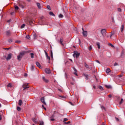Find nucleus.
Listing matches in <instances>:
<instances>
[{
  "instance_id": "f257e3e1",
  "label": "nucleus",
  "mask_w": 125,
  "mask_h": 125,
  "mask_svg": "<svg viewBox=\"0 0 125 125\" xmlns=\"http://www.w3.org/2000/svg\"><path fill=\"white\" fill-rule=\"evenodd\" d=\"M26 53H28V51H22L21 52L19 55L18 56V60H19V61H21V59H22L24 55L26 54Z\"/></svg>"
},
{
  "instance_id": "f03ea898",
  "label": "nucleus",
  "mask_w": 125,
  "mask_h": 125,
  "mask_svg": "<svg viewBox=\"0 0 125 125\" xmlns=\"http://www.w3.org/2000/svg\"><path fill=\"white\" fill-rule=\"evenodd\" d=\"M11 56H12V54L11 53H10L8 55V56L7 58L5 56H4L1 58V59H2L3 60H4L6 59L7 61H8V60H10V59H11Z\"/></svg>"
},
{
  "instance_id": "7ed1b4c3",
  "label": "nucleus",
  "mask_w": 125,
  "mask_h": 125,
  "mask_svg": "<svg viewBox=\"0 0 125 125\" xmlns=\"http://www.w3.org/2000/svg\"><path fill=\"white\" fill-rule=\"evenodd\" d=\"M80 56V53L78 51H74L73 54V57H76V58H78Z\"/></svg>"
},
{
  "instance_id": "20e7f679",
  "label": "nucleus",
  "mask_w": 125,
  "mask_h": 125,
  "mask_svg": "<svg viewBox=\"0 0 125 125\" xmlns=\"http://www.w3.org/2000/svg\"><path fill=\"white\" fill-rule=\"evenodd\" d=\"M22 87L23 88V90H25V89H27V88H29L30 86H29V85L27 83H24L22 84Z\"/></svg>"
},
{
  "instance_id": "39448f33",
  "label": "nucleus",
  "mask_w": 125,
  "mask_h": 125,
  "mask_svg": "<svg viewBox=\"0 0 125 125\" xmlns=\"http://www.w3.org/2000/svg\"><path fill=\"white\" fill-rule=\"evenodd\" d=\"M106 33H107L106 29H103L101 30V34L103 36L106 37Z\"/></svg>"
},
{
  "instance_id": "423d86ee",
  "label": "nucleus",
  "mask_w": 125,
  "mask_h": 125,
  "mask_svg": "<svg viewBox=\"0 0 125 125\" xmlns=\"http://www.w3.org/2000/svg\"><path fill=\"white\" fill-rule=\"evenodd\" d=\"M45 72L46 74H50L51 73V71H50V69L48 68H46L45 69Z\"/></svg>"
},
{
  "instance_id": "0eeeda50",
  "label": "nucleus",
  "mask_w": 125,
  "mask_h": 125,
  "mask_svg": "<svg viewBox=\"0 0 125 125\" xmlns=\"http://www.w3.org/2000/svg\"><path fill=\"white\" fill-rule=\"evenodd\" d=\"M41 102L44 104V105H46V103H45V102H44V98L42 97L41 99Z\"/></svg>"
},
{
  "instance_id": "6e6552de",
  "label": "nucleus",
  "mask_w": 125,
  "mask_h": 125,
  "mask_svg": "<svg viewBox=\"0 0 125 125\" xmlns=\"http://www.w3.org/2000/svg\"><path fill=\"white\" fill-rule=\"evenodd\" d=\"M83 37H87V31L83 32Z\"/></svg>"
},
{
  "instance_id": "1a4fd4ad",
  "label": "nucleus",
  "mask_w": 125,
  "mask_h": 125,
  "mask_svg": "<svg viewBox=\"0 0 125 125\" xmlns=\"http://www.w3.org/2000/svg\"><path fill=\"white\" fill-rule=\"evenodd\" d=\"M6 35L7 36H10V35H11V32L10 31V30L7 31L6 32Z\"/></svg>"
},
{
  "instance_id": "9d476101",
  "label": "nucleus",
  "mask_w": 125,
  "mask_h": 125,
  "mask_svg": "<svg viewBox=\"0 0 125 125\" xmlns=\"http://www.w3.org/2000/svg\"><path fill=\"white\" fill-rule=\"evenodd\" d=\"M60 43H61V44H62V45L64 46V44H63V38H60Z\"/></svg>"
},
{
  "instance_id": "9b49d317",
  "label": "nucleus",
  "mask_w": 125,
  "mask_h": 125,
  "mask_svg": "<svg viewBox=\"0 0 125 125\" xmlns=\"http://www.w3.org/2000/svg\"><path fill=\"white\" fill-rule=\"evenodd\" d=\"M22 104H23V101L21 100H19V105L22 106Z\"/></svg>"
},
{
  "instance_id": "f8f14e48",
  "label": "nucleus",
  "mask_w": 125,
  "mask_h": 125,
  "mask_svg": "<svg viewBox=\"0 0 125 125\" xmlns=\"http://www.w3.org/2000/svg\"><path fill=\"white\" fill-rule=\"evenodd\" d=\"M36 64L37 66H38L39 68H40V69H41V68H42V66H41V63H40V62H36Z\"/></svg>"
},
{
  "instance_id": "ddd939ff",
  "label": "nucleus",
  "mask_w": 125,
  "mask_h": 125,
  "mask_svg": "<svg viewBox=\"0 0 125 125\" xmlns=\"http://www.w3.org/2000/svg\"><path fill=\"white\" fill-rule=\"evenodd\" d=\"M42 80H43V82H44L45 83L48 82V80L46 79L45 78H44V77H42Z\"/></svg>"
},
{
  "instance_id": "4468645a",
  "label": "nucleus",
  "mask_w": 125,
  "mask_h": 125,
  "mask_svg": "<svg viewBox=\"0 0 125 125\" xmlns=\"http://www.w3.org/2000/svg\"><path fill=\"white\" fill-rule=\"evenodd\" d=\"M33 39L34 40H36V39H37V34H36V33H33Z\"/></svg>"
},
{
  "instance_id": "2eb2a0df",
  "label": "nucleus",
  "mask_w": 125,
  "mask_h": 125,
  "mask_svg": "<svg viewBox=\"0 0 125 125\" xmlns=\"http://www.w3.org/2000/svg\"><path fill=\"white\" fill-rule=\"evenodd\" d=\"M32 121L35 123V124H38V121H37V119L35 118H32Z\"/></svg>"
},
{
  "instance_id": "dca6fc26",
  "label": "nucleus",
  "mask_w": 125,
  "mask_h": 125,
  "mask_svg": "<svg viewBox=\"0 0 125 125\" xmlns=\"http://www.w3.org/2000/svg\"><path fill=\"white\" fill-rule=\"evenodd\" d=\"M125 56V51L123 50L121 53V57H124Z\"/></svg>"
},
{
  "instance_id": "f3484780",
  "label": "nucleus",
  "mask_w": 125,
  "mask_h": 125,
  "mask_svg": "<svg viewBox=\"0 0 125 125\" xmlns=\"http://www.w3.org/2000/svg\"><path fill=\"white\" fill-rule=\"evenodd\" d=\"M110 72H111V69H110L109 68L106 69V73H107V74H109Z\"/></svg>"
},
{
  "instance_id": "a211bd4d",
  "label": "nucleus",
  "mask_w": 125,
  "mask_h": 125,
  "mask_svg": "<svg viewBox=\"0 0 125 125\" xmlns=\"http://www.w3.org/2000/svg\"><path fill=\"white\" fill-rule=\"evenodd\" d=\"M7 87H12V84L11 83H9L7 85Z\"/></svg>"
},
{
  "instance_id": "6ab92c4d",
  "label": "nucleus",
  "mask_w": 125,
  "mask_h": 125,
  "mask_svg": "<svg viewBox=\"0 0 125 125\" xmlns=\"http://www.w3.org/2000/svg\"><path fill=\"white\" fill-rule=\"evenodd\" d=\"M96 45L98 46L99 49H100V43L99 42H97Z\"/></svg>"
},
{
  "instance_id": "aec40b11",
  "label": "nucleus",
  "mask_w": 125,
  "mask_h": 125,
  "mask_svg": "<svg viewBox=\"0 0 125 125\" xmlns=\"http://www.w3.org/2000/svg\"><path fill=\"white\" fill-rule=\"evenodd\" d=\"M49 15H50L51 16H55V15L53 13V12H50L49 13Z\"/></svg>"
},
{
  "instance_id": "412c9836",
  "label": "nucleus",
  "mask_w": 125,
  "mask_h": 125,
  "mask_svg": "<svg viewBox=\"0 0 125 125\" xmlns=\"http://www.w3.org/2000/svg\"><path fill=\"white\" fill-rule=\"evenodd\" d=\"M125 28V24H123L121 26V32H124V29Z\"/></svg>"
},
{
  "instance_id": "4be33fe9",
  "label": "nucleus",
  "mask_w": 125,
  "mask_h": 125,
  "mask_svg": "<svg viewBox=\"0 0 125 125\" xmlns=\"http://www.w3.org/2000/svg\"><path fill=\"white\" fill-rule=\"evenodd\" d=\"M14 7H15V10H17V11L19 10V7H18V6L15 5L14 6Z\"/></svg>"
},
{
  "instance_id": "5701e85b",
  "label": "nucleus",
  "mask_w": 125,
  "mask_h": 125,
  "mask_svg": "<svg viewBox=\"0 0 125 125\" xmlns=\"http://www.w3.org/2000/svg\"><path fill=\"white\" fill-rule=\"evenodd\" d=\"M55 113H56V111H54V114L52 115L50 117V118L54 119V118H55V115H54V114H55Z\"/></svg>"
},
{
  "instance_id": "b1692460",
  "label": "nucleus",
  "mask_w": 125,
  "mask_h": 125,
  "mask_svg": "<svg viewBox=\"0 0 125 125\" xmlns=\"http://www.w3.org/2000/svg\"><path fill=\"white\" fill-rule=\"evenodd\" d=\"M99 89H100V90H101L102 91L104 90V89H103V87H102V86H98Z\"/></svg>"
},
{
  "instance_id": "393cba45",
  "label": "nucleus",
  "mask_w": 125,
  "mask_h": 125,
  "mask_svg": "<svg viewBox=\"0 0 125 125\" xmlns=\"http://www.w3.org/2000/svg\"><path fill=\"white\" fill-rule=\"evenodd\" d=\"M84 66L86 68H87V69H89V65H88L87 64H86V63H84Z\"/></svg>"
},
{
  "instance_id": "a878e982",
  "label": "nucleus",
  "mask_w": 125,
  "mask_h": 125,
  "mask_svg": "<svg viewBox=\"0 0 125 125\" xmlns=\"http://www.w3.org/2000/svg\"><path fill=\"white\" fill-rule=\"evenodd\" d=\"M105 87H106V88H108V89L111 88L112 87L110 85H105Z\"/></svg>"
},
{
  "instance_id": "bb28decb",
  "label": "nucleus",
  "mask_w": 125,
  "mask_h": 125,
  "mask_svg": "<svg viewBox=\"0 0 125 125\" xmlns=\"http://www.w3.org/2000/svg\"><path fill=\"white\" fill-rule=\"evenodd\" d=\"M34 69H35V66H34V65H32L31 66V70L34 71Z\"/></svg>"
},
{
  "instance_id": "cd10ccee",
  "label": "nucleus",
  "mask_w": 125,
  "mask_h": 125,
  "mask_svg": "<svg viewBox=\"0 0 125 125\" xmlns=\"http://www.w3.org/2000/svg\"><path fill=\"white\" fill-rule=\"evenodd\" d=\"M37 5L38 8L41 9V3H40L39 2H37Z\"/></svg>"
},
{
  "instance_id": "c85d7f7f",
  "label": "nucleus",
  "mask_w": 125,
  "mask_h": 125,
  "mask_svg": "<svg viewBox=\"0 0 125 125\" xmlns=\"http://www.w3.org/2000/svg\"><path fill=\"white\" fill-rule=\"evenodd\" d=\"M84 77H85L86 80H88V75L84 74Z\"/></svg>"
},
{
  "instance_id": "c756f323",
  "label": "nucleus",
  "mask_w": 125,
  "mask_h": 125,
  "mask_svg": "<svg viewBox=\"0 0 125 125\" xmlns=\"http://www.w3.org/2000/svg\"><path fill=\"white\" fill-rule=\"evenodd\" d=\"M17 111H21V107H20V106H18V107H17Z\"/></svg>"
},
{
  "instance_id": "7c9ffc66",
  "label": "nucleus",
  "mask_w": 125,
  "mask_h": 125,
  "mask_svg": "<svg viewBox=\"0 0 125 125\" xmlns=\"http://www.w3.org/2000/svg\"><path fill=\"white\" fill-rule=\"evenodd\" d=\"M32 23H33V21H32V20L29 21L28 25H32Z\"/></svg>"
},
{
  "instance_id": "2f4dec72",
  "label": "nucleus",
  "mask_w": 125,
  "mask_h": 125,
  "mask_svg": "<svg viewBox=\"0 0 125 125\" xmlns=\"http://www.w3.org/2000/svg\"><path fill=\"white\" fill-rule=\"evenodd\" d=\"M124 103V99H121V101L119 103L120 105H121V104H122V103Z\"/></svg>"
},
{
  "instance_id": "473e14b6",
  "label": "nucleus",
  "mask_w": 125,
  "mask_h": 125,
  "mask_svg": "<svg viewBox=\"0 0 125 125\" xmlns=\"http://www.w3.org/2000/svg\"><path fill=\"white\" fill-rule=\"evenodd\" d=\"M50 54H51V58H53V53H52V50H51V52H50Z\"/></svg>"
},
{
  "instance_id": "72a5a7b5",
  "label": "nucleus",
  "mask_w": 125,
  "mask_h": 125,
  "mask_svg": "<svg viewBox=\"0 0 125 125\" xmlns=\"http://www.w3.org/2000/svg\"><path fill=\"white\" fill-rule=\"evenodd\" d=\"M39 123H40V125H43L44 124L43 121H39Z\"/></svg>"
},
{
  "instance_id": "f704fd0d",
  "label": "nucleus",
  "mask_w": 125,
  "mask_h": 125,
  "mask_svg": "<svg viewBox=\"0 0 125 125\" xmlns=\"http://www.w3.org/2000/svg\"><path fill=\"white\" fill-rule=\"evenodd\" d=\"M25 26H26V25H25V24H23L21 26V29H23V28H25Z\"/></svg>"
},
{
  "instance_id": "c9c22d12",
  "label": "nucleus",
  "mask_w": 125,
  "mask_h": 125,
  "mask_svg": "<svg viewBox=\"0 0 125 125\" xmlns=\"http://www.w3.org/2000/svg\"><path fill=\"white\" fill-rule=\"evenodd\" d=\"M44 52H45V56H46V57H48V54H47V52H46V51L45 50H44Z\"/></svg>"
},
{
  "instance_id": "e433bc0d",
  "label": "nucleus",
  "mask_w": 125,
  "mask_h": 125,
  "mask_svg": "<svg viewBox=\"0 0 125 125\" xmlns=\"http://www.w3.org/2000/svg\"><path fill=\"white\" fill-rule=\"evenodd\" d=\"M59 18H63V15H62V14H60L59 15Z\"/></svg>"
},
{
  "instance_id": "4c0bfd02",
  "label": "nucleus",
  "mask_w": 125,
  "mask_h": 125,
  "mask_svg": "<svg viewBox=\"0 0 125 125\" xmlns=\"http://www.w3.org/2000/svg\"><path fill=\"white\" fill-rule=\"evenodd\" d=\"M13 41V40H12V39H10L8 40V42H12Z\"/></svg>"
},
{
  "instance_id": "58836bf2",
  "label": "nucleus",
  "mask_w": 125,
  "mask_h": 125,
  "mask_svg": "<svg viewBox=\"0 0 125 125\" xmlns=\"http://www.w3.org/2000/svg\"><path fill=\"white\" fill-rule=\"evenodd\" d=\"M26 38H27L28 40H31V37H30V35H27L26 36Z\"/></svg>"
},
{
  "instance_id": "ea45409f",
  "label": "nucleus",
  "mask_w": 125,
  "mask_h": 125,
  "mask_svg": "<svg viewBox=\"0 0 125 125\" xmlns=\"http://www.w3.org/2000/svg\"><path fill=\"white\" fill-rule=\"evenodd\" d=\"M4 49H5V50H9V49H11V47L4 48Z\"/></svg>"
},
{
  "instance_id": "a19ab883",
  "label": "nucleus",
  "mask_w": 125,
  "mask_h": 125,
  "mask_svg": "<svg viewBox=\"0 0 125 125\" xmlns=\"http://www.w3.org/2000/svg\"><path fill=\"white\" fill-rule=\"evenodd\" d=\"M46 58H47V59H48V63H50V57L49 56H48V57H47Z\"/></svg>"
},
{
  "instance_id": "79ce46f5",
  "label": "nucleus",
  "mask_w": 125,
  "mask_h": 125,
  "mask_svg": "<svg viewBox=\"0 0 125 125\" xmlns=\"http://www.w3.org/2000/svg\"><path fill=\"white\" fill-rule=\"evenodd\" d=\"M108 45H109L111 47H115V46H114V45H113V44L108 43Z\"/></svg>"
},
{
  "instance_id": "37998d69",
  "label": "nucleus",
  "mask_w": 125,
  "mask_h": 125,
  "mask_svg": "<svg viewBox=\"0 0 125 125\" xmlns=\"http://www.w3.org/2000/svg\"><path fill=\"white\" fill-rule=\"evenodd\" d=\"M30 55H31V58H34V53H30Z\"/></svg>"
},
{
  "instance_id": "c03bdc74",
  "label": "nucleus",
  "mask_w": 125,
  "mask_h": 125,
  "mask_svg": "<svg viewBox=\"0 0 125 125\" xmlns=\"http://www.w3.org/2000/svg\"><path fill=\"white\" fill-rule=\"evenodd\" d=\"M47 8L48 9H49V10H51V8L50 7V6L49 5H47Z\"/></svg>"
},
{
  "instance_id": "a18cd8bd",
  "label": "nucleus",
  "mask_w": 125,
  "mask_h": 125,
  "mask_svg": "<svg viewBox=\"0 0 125 125\" xmlns=\"http://www.w3.org/2000/svg\"><path fill=\"white\" fill-rule=\"evenodd\" d=\"M68 103H69L70 104V105H71L72 106H75V104H73L71 102H69Z\"/></svg>"
},
{
  "instance_id": "49530a36",
  "label": "nucleus",
  "mask_w": 125,
  "mask_h": 125,
  "mask_svg": "<svg viewBox=\"0 0 125 125\" xmlns=\"http://www.w3.org/2000/svg\"><path fill=\"white\" fill-rule=\"evenodd\" d=\"M117 10H118V11H119V12H122V9L120 8H118L117 9Z\"/></svg>"
},
{
  "instance_id": "de8ad7c7",
  "label": "nucleus",
  "mask_w": 125,
  "mask_h": 125,
  "mask_svg": "<svg viewBox=\"0 0 125 125\" xmlns=\"http://www.w3.org/2000/svg\"><path fill=\"white\" fill-rule=\"evenodd\" d=\"M50 121H51L52 122H54L55 121V119L54 118H50Z\"/></svg>"
},
{
  "instance_id": "09e8293b",
  "label": "nucleus",
  "mask_w": 125,
  "mask_h": 125,
  "mask_svg": "<svg viewBox=\"0 0 125 125\" xmlns=\"http://www.w3.org/2000/svg\"><path fill=\"white\" fill-rule=\"evenodd\" d=\"M73 69L74 72H78V71H77V69H76V68H75L74 67H73Z\"/></svg>"
},
{
  "instance_id": "8fccbe9b",
  "label": "nucleus",
  "mask_w": 125,
  "mask_h": 125,
  "mask_svg": "<svg viewBox=\"0 0 125 125\" xmlns=\"http://www.w3.org/2000/svg\"><path fill=\"white\" fill-rule=\"evenodd\" d=\"M10 68H11L10 65H9L8 66L7 69H8V70H10Z\"/></svg>"
},
{
  "instance_id": "3c124183",
  "label": "nucleus",
  "mask_w": 125,
  "mask_h": 125,
  "mask_svg": "<svg viewBox=\"0 0 125 125\" xmlns=\"http://www.w3.org/2000/svg\"><path fill=\"white\" fill-rule=\"evenodd\" d=\"M88 49H89V50H91V49H92V47H91V46H90L89 47V48H88Z\"/></svg>"
},
{
  "instance_id": "603ef678",
  "label": "nucleus",
  "mask_w": 125,
  "mask_h": 125,
  "mask_svg": "<svg viewBox=\"0 0 125 125\" xmlns=\"http://www.w3.org/2000/svg\"><path fill=\"white\" fill-rule=\"evenodd\" d=\"M60 97H61L62 98H66L65 96H60Z\"/></svg>"
},
{
  "instance_id": "864d4df0",
  "label": "nucleus",
  "mask_w": 125,
  "mask_h": 125,
  "mask_svg": "<svg viewBox=\"0 0 125 125\" xmlns=\"http://www.w3.org/2000/svg\"><path fill=\"white\" fill-rule=\"evenodd\" d=\"M74 74L76 76H78V72H74Z\"/></svg>"
},
{
  "instance_id": "5fc2aeb1",
  "label": "nucleus",
  "mask_w": 125,
  "mask_h": 125,
  "mask_svg": "<svg viewBox=\"0 0 125 125\" xmlns=\"http://www.w3.org/2000/svg\"><path fill=\"white\" fill-rule=\"evenodd\" d=\"M115 120L116 121H117V122H119V121H120V119H119V118L115 117Z\"/></svg>"
},
{
  "instance_id": "6e6d98bb",
  "label": "nucleus",
  "mask_w": 125,
  "mask_h": 125,
  "mask_svg": "<svg viewBox=\"0 0 125 125\" xmlns=\"http://www.w3.org/2000/svg\"><path fill=\"white\" fill-rule=\"evenodd\" d=\"M20 7H21V8H24V6L23 5H20Z\"/></svg>"
},
{
  "instance_id": "4d7b16f0",
  "label": "nucleus",
  "mask_w": 125,
  "mask_h": 125,
  "mask_svg": "<svg viewBox=\"0 0 125 125\" xmlns=\"http://www.w3.org/2000/svg\"><path fill=\"white\" fill-rule=\"evenodd\" d=\"M118 65H119V64H118V63L115 62L114 66H118Z\"/></svg>"
},
{
  "instance_id": "13d9d810",
  "label": "nucleus",
  "mask_w": 125,
  "mask_h": 125,
  "mask_svg": "<svg viewBox=\"0 0 125 125\" xmlns=\"http://www.w3.org/2000/svg\"><path fill=\"white\" fill-rule=\"evenodd\" d=\"M114 32H111V34H110V38L112 37V36H113L114 35Z\"/></svg>"
},
{
  "instance_id": "bf43d9fd",
  "label": "nucleus",
  "mask_w": 125,
  "mask_h": 125,
  "mask_svg": "<svg viewBox=\"0 0 125 125\" xmlns=\"http://www.w3.org/2000/svg\"><path fill=\"white\" fill-rule=\"evenodd\" d=\"M101 108L102 109H104V110H105V107H104V106H102Z\"/></svg>"
},
{
  "instance_id": "052dcab7",
  "label": "nucleus",
  "mask_w": 125,
  "mask_h": 125,
  "mask_svg": "<svg viewBox=\"0 0 125 125\" xmlns=\"http://www.w3.org/2000/svg\"><path fill=\"white\" fill-rule=\"evenodd\" d=\"M67 121H68V119H67V118L64 119V122H67Z\"/></svg>"
},
{
  "instance_id": "680f3d73",
  "label": "nucleus",
  "mask_w": 125,
  "mask_h": 125,
  "mask_svg": "<svg viewBox=\"0 0 125 125\" xmlns=\"http://www.w3.org/2000/svg\"><path fill=\"white\" fill-rule=\"evenodd\" d=\"M70 84H71L72 85H74V84H75V83H73V82H70Z\"/></svg>"
},
{
  "instance_id": "e2e57ef3",
  "label": "nucleus",
  "mask_w": 125,
  "mask_h": 125,
  "mask_svg": "<svg viewBox=\"0 0 125 125\" xmlns=\"http://www.w3.org/2000/svg\"><path fill=\"white\" fill-rule=\"evenodd\" d=\"M112 22H115V20H114V18L112 17Z\"/></svg>"
},
{
  "instance_id": "0e129e2a",
  "label": "nucleus",
  "mask_w": 125,
  "mask_h": 125,
  "mask_svg": "<svg viewBox=\"0 0 125 125\" xmlns=\"http://www.w3.org/2000/svg\"><path fill=\"white\" fill-rule=\"evenodd\" d=\"M108 97L109 98H111V97H112V95H111V94L108 95Z\"/></svg>"
},
{
  "instance_id": "69168bd1",
  "label": "nucleus",
  "mask_w": 125,
  "mask_h": 125,
  "mask_svg": "<svg viewBox=\"0 0 125 125\" xmlns=\"http://www.w3.org/2000/svg\"><path fill=\"white\" fill-rule=\"evenodd\" d=\"M14 13H15L14 12H11V15H13V14H14Z\"/></svg>"
},
{
  "instance_id": "338daca9",
  "label": "nucleus",
  "mask_w": 125,
  "mask_h": 125,
  "mask_svg": "<svg viewBox=\"0 0 125 125\" xmlns=\"http://www.w3.org/2000/svg\"><path fill=\"white\" fill-rule=\"evenodd\" d=\"M79 43L81 44V39H79Z\"/></svg>"
},
{
  "instance_id": "774afa93",
  "label": "nucleus",
  "mask_w": 125,
  "mask_h": 125,
  "mask_svg": "<svg viewBox=\"0 0 125 125\" xmlns=\"http://www.w3.org/2000/svg\"><path fill=\"white\" fill-rule=\"evenodd\" d=\"M102 125H106V124L104 123V122H103Z\"/></svg>"
}]
</instances>
